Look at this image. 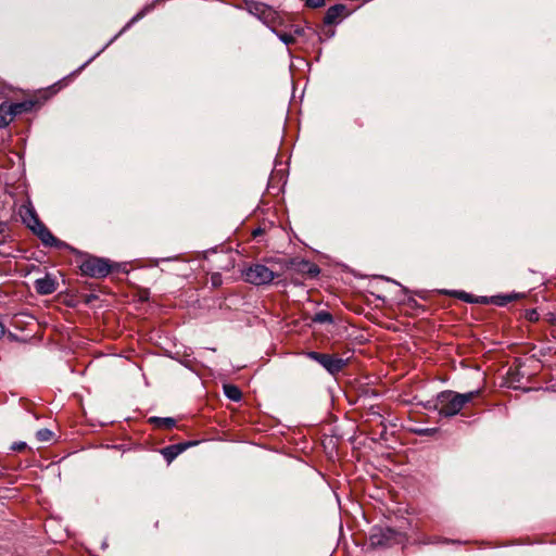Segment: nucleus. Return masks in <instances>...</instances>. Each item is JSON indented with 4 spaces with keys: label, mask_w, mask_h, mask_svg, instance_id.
<instances>
[{
    "label": "nucleus",
    "mask_w": 556,
    "mask_h": 556,
    "mask_svg": "<svg viewBox=\"0 0 556 556\" xmlns=\"http://www.w3.org/2000/svg\"><path fill=\"white\" fill-rule=\"evenodd\" d=\"M402 541V533L391 528H376L370 534V542L374 546H390Z\"/></svg>",
    "instance_id": "5"
},
{
    "label": "nucleus",
    "mask_w": 556,
    "mask_h": 556,
    "mask_svg": "<svg viewBox=\"0 0 556 556\" xmlns=\"http://www.w3.org/2000/svg\"><path fill=\"white\" fill-rule=\"evenodd\" d=\"M224 392L229 400L235 402L240 401L242 397L240 389L233 384H225Z\"/></svg>",
    "instance_id": "12"
},
{
    "label": "nucleus",
    "mask_w": 556,
    "mask_h": 556,
    "mask_svg": "<svg viewBox=\"0 0 556 556\" xmlns=\"http://www.w3.org/2000/svg\"><path fill=\"white\" fill-rule=\"evenodd\" d=\"M275 276V273L263 264H254L243 271L244 280L255 286L269 283Z\"/></svg>",
    "instance_id": "3"
},
{
    "label": "nucleus",
    "mask_w": 556,
    "mask_h": 556,
    "mask_svg": "<svg viewBox=\"0 0 556 556\" xmlns=\"http://www.w3.org/2000/svg\"><path fill=\"white\" fill-rule=\"evenodd\" d=\"M129 25H130V24H127V26H124V27H123V30H126V29H127V27H128Z\"/></svg>",
    "instance_id": "21"
},
{
    "label": "nucleus",
    "mask_w": 556,
    "mask_h": 556,
    "mask_svg": "<svg viewBox=\"0 0 556 556\" xmlns=\"http://www.w3.org/2000/svg\"><path fill=\"white\" fill-rule=\"evenodd\" d=\"M5 332V328L4 326L0 323V338L4 334Z\"/></svg>",
    "instance_id": "19"
},
{
    "label": "nucleus",
    "mask_w": 556,
    "mask_h": 556,
    "mask_svg": "<svg viewBox=\"0 0 556 556\" xmlns=\"http://www.w3.org/2000/svg\"><path fill=\"white\" fill-rule=\"evenodd\" d=\"M345 10V7L343 4H337L330 7L325 15V23L326 24H333L338 21V18L342 15L343 11Z\"/></svg>",
    "instance_id": "9"
},
{
    "label": "nucleus",
    "mask_w": 556,
    "mask_h": 556,
    "mask_svg": "<svg viewBox=\"0 0 556 556\" xmlns=\"http://www.w3.org/2000/svg\"><path fill=\"white\" fill-rule=\"evenodd\" d=\"M266 4L260 2H251L248 3L249 12L260 18L262 14H264V10H266Z\"/></svg>",
    "instance_id": "14"
},
{
    "label": "nucleus",
    "mask_w": 556,
    "mask_h": 556,
    "mask_svg": "<svg viewBox=\"0 0 556 556\" xmlns=\"http://www.w3.org/2000/svg\"><path fill=\"white\" fill-rule=\"evenodd\" d=\"M80 269L87 276L102 278L110 274L111 266L103 258L89 257L83 262Z\"/></svg>",
    "instance_id": "6"
},
{
    "label": "nucleus",
    "mask_w": 556,
    "mask_h": 556,
    "mask_svg": "<svg viewBox=\"0 0 556 556\" xmlns=\"http://www.w3.org/2000/svg\"><path fill=\"white\" fill-rule=\"evenodd\" d=\"M129 25H130V24H127V26H124V27H123V30H126V29H127V27H128Z\"/></svg>",
    "instance_id": "22"
},
{
    "label": "nucleus",
    "mask_w": 556,
    "mask_h": 556,
    "mask_svg": "<svg viewBox=\"0 0 556 556\" xmlns=\"http://www.w3.org/2000/svg\"><path fill=\"white\" fill-rule=\"evenodd\" d=\"M25 447H26V443L25 442H15L12 445V450L13 451H23Z\"/></svg>",
    "instance_id": "18"
},
{
    "label": "nucleus",
    "mask_w": 556,
    "mask_h": 556,
    "mask_svg": "<svg viewBox=\"0 0 556 556\" xmlns=\"http://www.w3.org/2000/svg\"><path fill=\"white\" fill-rule=\"evenodd\" d=\"M193 443L188 444H177L170 445L162 450L163 456L167 459V462H172L175 457H177L185 448Z\"/></svg>",
    "instance_id": "10"
},
{
    "label": "nucleus",
    "mask_w": 556,
    "mask_h": 556,
    "mask_svg": "<svg viewBox=\"0 0 556 556\" xmlns=\"http://www.w3.org/2000/svg\"><path fill=\"white\" fill-rule=\"evenodd\" d=\"M479 394V390L467 393H457L451 390L443 391L437 395L434 408L441 416L453 417L460 413L463 407Z\"/></svg>",
    "instance_id": "1"
},
{
    "label": "nucleus",
    "mask_w": 556,
    "mask_h": 556,
    "mask_svg": "<svg viewBox=\"0 0 556 556\" xmlns=\"http://www.w3.org/2000/svg\"><path fill=\"white\" fill-rule=\"evenodd\" d=\"M465 296H468L467 294H465ZM466 302H469L470 300L468 298H465Z\"/></svg>",
    "instance_id": "23"
},
{
    "label": "nucleus",
    "mask_w": 556,
    "mask_h": 556,
    "mask_svg": "<svg viewBox=\"0 0 556 556\" xmlns=\"http://www.w3.org/2000/svg\"><path fill=\"white\" fill-rule=\"evenodd\" d=\"M152 421L156 422L160 427L165 429H170L175 426V420L173 418H152Z\"/></svg>",
    "instance_id": "15"
},
{
    "label": "nucleus",
    "mask_w": 556,
    "mask_h": 556,
    "mask_svg": "<svg viewBox=\"0 0 556 556\" xmlns=\"http://www.w3.org/2000/svg\"><path fill=\"white\" fill-rule=\"evenodd\" d=\"M21 217L23 223L36 233L45 245L53 247L56 245V238L50 232V230L39 220L36 212L33 207L24 206L21 210Z\"/></svg>",
    "instance_id": "2"
},
{
    "label": "nucleus",
    "mask_w": 556,
    "mask_h": 556,
    "mask_svg": "<svg viewBox=\"0 0 556 556\" xmlns=\"http://www.w3.org/2000/svg\"><path fill=\"white\" fill-rule=\"evenodd\" d=\"M36 437L40 442H48L52 439L53 432L49 429H40L37 431Z\"/></svg>",
    "instance_id": "16"
},
{
    "label": "nucleus",
    "mask_w": 556,
    "mask_h": 556,
    "mask_svg": "<svg viewBox=\"0 0 556 556\" xmlns=\"http://www.w3.org/2000/svg\"><path fill=\"white\" fill-rule=\"evenodd\" d=\"M141 17V14L136 15L129 24L134 23L135 21H138Z\"/></svg>",
    "instance_id": "20"
},
{
    "label": "nucleus",
    "mask_w": 556,
    "mask_h": 556,
    "mask_svg": "<svg viewBox=\"0 0 556 556\" xmlns=\"http://www.w3.org/2000/svg\"><path fill=\"white\" fill-rule=\"evenodd\" d=\"M56 281L51 275H46L42 278L36 279L35 289L39 294L48 295L56 290Z\"/></svg>",
    "instance_id": "8"
},
{
    "label": "nucleus",
    "mask_w": 556,
    "mask_h": 556,
    "mask_svg": "<svg viewBox=\"0 0 556 556\" xmlns=\"http://www.w3.org/2000/svg\"><path fill=\"white\" fill-rule=\"evenodd\" d=\"M26 109L27 104L24 102L11 104L4 102L0 104V128L7 127L17 114Z\"/></svg>",
    "instance_id": "7"
},
{
    "label": "nucleus",
    "mask_w": 556,
    "mask_h": 556,
    "mask_svg": "<svg viewBox=\"0 0 556 556\" xmlns=\"http://www.w3.org/2000/svg\"><path fill=\"white\" fill-rule=\"evenodd\" d=\"M279 39L285 42L286 45H291L294 42V36L287 33L277 34Z\"/></svg>",
    "instance_id": "17"
},
{
    "label": "nucleus",
    "mask_w": 556,
    "mask_h": 556,
    "mask_svg": "<svg viewBox=\"0 0 556 556\" xmlns=\"http://www.w3.org/2000/svg\"><path fill=\"white\" fill-rule=\"evenodd\" d=\"M306 356L320 364L331 375H337L348 364L346 359L315 351L307 352Z\"/></svg>",
    "instance_id": "4"
},
{
    "label": "nucleus",
    "mask_w": 556,
    "mask_h": 556,
    "mask_svg": "<svg viewBox=\"0 0 556 556\" xmlns=\"http://www.w3.org/2000/svg\"><path fill=\"white\" fill-rule=\"evenodd\" d=\"M313 321L318 324H331L333 321L332 315L327 311H320L315 314Z\"/></svg>",
    "instance_id": "13"
},
{
    "label": "nucleus",
    "mask_w": 556,
    "mask_h": 556,
    "mask_svg": "<svg viewBox=\"0 0 556 556\" xmlns=\"http://www.w3.org/2000/svg\"><path fill=\"white\" fill-rule=\"evenodd\" d=\"M278 18V13L268 5L266 7V10H264V14L260 16V20L266 25L276 24Z\"/></svg>",
    "instance_id": "11"
}]
</instances>
